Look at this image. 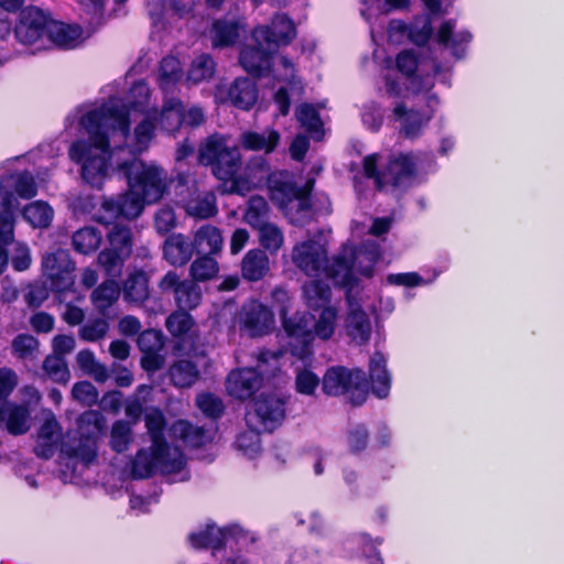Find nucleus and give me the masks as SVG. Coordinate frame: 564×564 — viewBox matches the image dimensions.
Wrapping results in <instances>:
<instances>
[{
  "mask_svg": "<svg viewBox=\"0 0 564 564\" xmlns=\"http://www.w3.org/2000/svg\"><path fill=\"white\" fill-rule=\"evenodd\" d=\"M23 217L33 227L46 228L53 220L54 210L46 202L36 200L25 206Z\"/></svg>",
  "mask_w": 564,
  "mask_h": 564,
  "instance_id": "43",
  "label": "nucleus"
},
{
  "mask_svg": "<svg viewBox=\"0 0 564 564\" xmlns=\"http://www.w3.org/2000/svg\"><path fill=\"white\" fill-rule=\"evenodd\" d=\"M280 139V133L274 129H267L262 132L249 130L239 135V143L245 150L263 151L269 154L276 149Z\"/></svg>",
  "mask_w": 564,
  "mask_h": 564,
  "instance_id": "29",
  "label": "nucleus"
},
{
  "mask_svg": "<svg viewBox=\"0 0 564 564\" xmlns=\"http://www.w3.org/2000/svg\"><path fill=\"white\" fill-rule=\"evenodd\" d=\"M183 78L180 61L174 56L164 57L159 68L158 82L164 93H172Z\"/></svg>",
  "mask_w": 564,
  "mask_h": 564,
  "instance_id": "36",
  "label": "nucleus"
},
{
  "mask_svg": "<svg viewBox=\"0 0 564 564\" xmlns=\"http://www.w3.org/2000/svg\"><path fill=\"white\" fill-rule=\"evenodd\" d=\"M145 204L144 197L135 188L129 186L127 193L117 199L106 198L101 206L111 218L121 216L127 219H134L141 215Z\"/></svg>",
  "mask_w": 564,
  "mask_h": 564,
  "instance_id": "24",
  "label": "nucleus"
},
{
  "mask_svg": "<svg viewBox=\"0 0 564 564\" xmlns=\"http://www.w3.org/2000/svg\"><path fill=\"white\" fill-rule=\"evenodd\" d=\"M397 69L406 78V91L420 94L431 91L441 65L435 61L419 55L414 50H403L395 56Z\"/></svg>",
  "mask_w": 564,
  "mask_h": 564,
  "instance_id": "8",
  "label": "nucleus"
},
{
  "mask_svg": "<svg viewBox=\"0 0 564 564\" xmlns=\"http://www.w3.org/2000/svg\"><path fill=\"white\" fill-rule=\"evenodd\" d=\"M369 377L372 393L380 399L386 398L390 391L391 377L387 370L386 358L381 352L377 351L370 358Z\"/></svg>",
  "mask_w": 564,
  "mask_h": 564,
  "instance_id": "31",
  "label": "nucleus"
},
{
  "mask_svg": "<svg viewBox=\"0 0 564 564\" xmlns=\"http://www.w3.org/2000/svg\"><path fill=\"white\" fill-rule=\"evenodd\" d=\"M42 270L53 292L63 294L74 286L75 263L72 261L68 251L57 249L54 252L46 253L42 259Z\"/></svg>",
  "mask_w": 564,
  "mask_h": 564,
  "instance_id": "18",
  "label": "nucleus"
},
{
  "mask_svg": "<svg viewBox=\"0 0 564 564\" xmlns=\"http://www.w3.org/2000/svg\"><path fill=\"white\" fill-rule=\"evenodd\" d=\"M109 248L116 250L121 256L130 257L132 252V234L126 225H115L107 234Z\"/></svg>",
  "mask_w": 564,
  "mask_h": 564,
  "instance_id": "46",
  "label": "nucleus"
},
{
  "mask_svg": "<svg viewBox=\"0 0 564 564\" xmlns=\"http://www.w3.org/2000/svg\"><path fill=\"white\" fill-rule=\"evenodd\" d=\"M13 191L20 198L30 199L37 193L34 177L29 172L14 173L0 180V219L14 224V213L18 202Z\"/></svg>",
  "mask_w": 564,
  "mask_h": 564,
  "instance_id": "13",
  "label": "nucleus"
},
{
  "mask_svg": "<svg viewBox=\"0 0 564 564\" xmlns=\"http://www.w3.org/2000/svg\"><path fill=\"white\" fill-rule=\"evenodd\" d=\"M260 245L271 253L278 252L284 242L282 230L273 223H267L256 228Z\"/></svg>",
  "mask_w": 564,
  "mask_h": 564,
  "instance_id": "49",
  "label": "nucleus"
},
{
  "mask_svg": "<svg viewBox=\"0 0 564 564\" xmlns=\"http://www.w3.org/2000/svg\"><path fill=\"white\" fill-rule=\"evenodd\" d=\"M380 256V246L372 240L365 241L358 248L345 243L330 261L328 278L347 290L352 288L354 291H359L356 275L371 278Z\"/></svg>",
  "mask_w": 564,
  "mask_h": 564,
  "instance_id": "2",
  "label": "nucleus"
},
{
  "mask_svg": "<svg viewBox=\"0 0 564 564\" xmlns=\"http://www.w3.org/2000/svg\"><path fill=\"white\" fill-rule=\"evenodd\" d=\"M198 370L188 360H180L170 368V377L174 386L180 388L191 387L198 379Z\"/></svg>",
  "mask_w": 564,
  "mask_h": 564,
  "instance_id": "45",
  "label": "nucleus"
},
{
  "mask_svg": "<svg viewBox=\"0 0 564 564\" xmlns=\"http://www.w3.org/2000/svg\"><path fill=\"white\" fill-rule=\"evenodd\" d=\"M262 430L249 427L248 431L240 433L236 440V447L247 457H254L261 448L260 433Z\"/></svg>",
  "mask_w": 564,
  "mask_h": 564,
  "instance_id": "57",
  "label": "nucleus"
},
{
  "mask_svg": "<svg viewBox=\"0 0 564 564\" xmlns=\"http://www.w3.org/2000/svg\"><path fill=\"white\" fill-rule=\"evenodd\" d=\"M261 383L262 378L254 368H243L228 375L227 390L237 399H247L259 390Z\"/></svg>",
  "mask_w": 564,
  "mask_h": 564,
  "instance_id": "26",
  "label": "nucleus"
},
{
  "mask_svg": "<svg viewBox=\"0 0 564 564\" xmlns=\"http://www.w3.org/2000/svg\"><path fill=\"white\" fill-rule=\"evenodd\" d=\"M188 539L191 544L196 549H213V555L215 557H218V555L221 553L223 546L230 539H234L237 542H241L243 540L256 542L257 540L253 533L243 530L238 524H231L225 528H219L215 524H207L205 528L191 533Z\"/></svg>",
  "mask_w": 564,
  "mask_h": 564,
  "instance_id": "17",
  "label": "nucleus"
},
{
  "mask_svg": "<svg viewBox=\"0 0 564 564\" xmlns=\"http://www.w3.org/2000/svg\"><path fill=\"white\" fill-rule=\"evenodd\" d=\"M239 323L250 336H261L269 332L274 318L271 311L258 301L246 303L239 314Z\"/></svg>",
  "mask_w": 564,
  "mask_h": 564,
  "instance_id": "23",
  "label": "nucleus"
},
{
  "mask_svg": "<svg viewBox=\"0 0 564 564\" xmlns=\"http://www.w3.org/2000/svg\"><path fill=\"white\" fill-rule=\"evenodd\" d=\"M52 21L41 9L26 8L19 15L14 30L15 37L21 44L33 47V52L45 50Z\"/></svg>",
  "mask_w": 564,
  "mask_h": 564,
  "instance_id": "12",
  "label": "nucleus"
},
{
  "mask_svg": "<svg viewBox=\"0 0 564 564\" xmlns=\"http://www.w3.org/2000/svg\"><path fill=\"white\" fill-rule=\"evenodd\" d=\"M37 349L39 340L31 335H18L12 341L13 354L21 359L33 358Z\"/></svg>",
  "mask_w": 564,
  "mask_h": 564,
  "instance_id": "61",
  "label": "nucleus"
},
{
  "mask_svg": "<svg viewBox=\"0 0 564 564\" xmlns=\"http://www.w3.org/2000/svg\"><path fill=\"white\" fill-rule=\"evenodd\" d=\"M377 154L368 155L364 159V172L369 178H373L379 188L386 186L405 187L410 184L414 171L415 161L411 154H400L389 160L382 172L377 171Z\"/></svg>",
  "mask_w": 564,
  "mask_h": 564,
  "instance_id": "10",
  "label": "nucleus"
},
{
  "mask_svg": "<svg viewBox=\"0 0 564 564\" xmlns=\"http://www.w3.org/2000/svg\"><path fill=\"white\" fill-rule=\"evenodd\" d=\"M142 120L130 134V111L120 98L112 97L99 107L87 109L78 120L88 140H77L68 149L73 162L80 165L82 177L100 187L110 176L119 158L137 156L145 151L154 137L156 111L143 112Z\"/></svg>",
  "mask_w": 564,
  "mask_h": 564,
  "instance_id": "1",
  "label": "nucleus"
},
{
  "mask_svg": "<svg viewBox=\"0 0 564 564\" xmlns=\"http://www.w3.org/2000/svg\"><path fill=\"white\" fill-rule=\"evenodd\" d=\"M216 70V64L208 54H202L194 58L187 72L186 80L192 84H199L209 80Z\"/></svg>",
  "mask_w": 564,
  "mask_h": 564,
  "instance_id": "44",
  "label": "nucleus"
},
{
  "mask_svg": "<svg viewBox=\"0 0 564 564\" xmlns=\"http://www.w3.org/2000/svg\"><path fill=\"white\" fill-rule=\"evenodd\" d=\"M197 408L209 417H218L224 411L220 398L212 393H200L196 398Z\"/></svg>",
  "mask_w": 564,
  "mask_h": 564,
  "instance_id": "62",
  "label": "nucleus"
},
{
  "mask_svg": "<svg viewBox=\"0 0 564 564\" xmlns=\"http://www.w3.org/2000/svg\"><path fill=\"white\" fill-rule=\"evenodd\" d=\"M185 465L181 449L163 442L149 449H140L132 462L131 473L134 478H147L159 470L166 476L180 475L176 480L183 481L188 478Z\"/></svg>",
  "mask_w": 564,
  "mask_h": 564,
  "instance_id": "7",
  "label": "nucleus"
},
{
  "mask_svg": "<svg viewBox=\"0 0 564 564\" xmlns=\"http://www.w3.org/2000/svg\"><path fill=\"white\" fill-rule=\"evenodd\" d=\"M285 415L284 403L273 395H261L246 412L248 427L272 431L281 424Z\"/></svg>",
  "mask_w": 564,
  "mask_h": 564,
  "instance_id": "20",
  "label": "nucleus"
},
{
  "mask_svg": "<svg viewBox=\"0 0 564 564\" xmlns=\"http://www.w3.org/2000/svg\"><path fill=\"white\" fill-rule=\"evenodd\" d=\"M218 263L208 254L197 258L191 265V275L196 281L213 279L218 273Z\"/></svg>",
  "mask_w": 564,
  "mask_h": 564,
  "instance_id": "58",
  "label": "nucleus"
},
{
  "mask_svg": "<svg viewBox=\"0 0 564 564\" xmlns=\"http://www.w3.org/2000/svg\"><path fill=\"white\" fill-rule=\"evenodd\" d=\"M291 258L295 267L306 275L318 276L324 272L328 278L330 263H328L327 241L322 232L295 243Z\"/></svg>",
  "mask_w": 564,
  "mask_h": 564,
  "instance_id": "11",
  "label": "nucleus"
},
{
  "mask_svg": "<svg viewBox=\"0 0 564 564\" xmlns=\"http://www.w3.org/2000/svg\"><path fill=\"white\" fill-rule=\"evenodd\" d=\"M200 299V289L193 281H182L180 286L176 289L175 302L183 311L193 310L198 306Z\"/></svg>",
  "mask_w": 564,
  "mask_h": 564,
  "instance_id": "50",
  "label": "nucleus"
},
{
  "mask_svg": "<svg viewBox=\"0 0 564 564\" xmlns=\"http://www.w3.org/2000/svg\"><path fill=\"white\" fill-rule=\"evenodd\" d=\"M346 299L348 311L344 322L345 334L355 344L364 345L368 343L372 332L370 318L364 310L365 306H370L366 303L368 295L350 288L346 292Z\"/></svg>",
  "mask_w": 564,
  "mask_h": 564,
  "instance_id": "15",
  "label": "nucleus"
},
{
  "mask_svg": "<svg viewBox=\"0 0 564 564\" xmlns=\"http://www.w3.org/2000/svg\"><path fill=\"white\" fill-rule=\"evenodd\" d=\"M270 270V261L267 253L260 249L249 250L241 261V274L248 281H259Z\"/></svg>",
  "mask_w": 564,
  "mask_h": 564,
  "instance_id": "32",
  "label": "nucleus"
},
{
  "mask_svg": "<svg viewBox=\"0 0 564 564\" xmlns=\"http://www.w3.org/2000/svg\"><path fill=\"white\" fill-rule=\"evenodd\" d=\"M215 98L220 102H231L234 106L248 110L258 99L256 83L250 78H237L229 86L219 84Z\"/></svg>",
  "mask_w": 564,
  "mask_h": 564,
  "instance_id": "22",
  "label": "nucleus"
},
{
  "mask_svg": "<svg viewBox=\"0 0 564 564\" xmlns=\"http://www.w3.org/2000/svg\"><path fill=\"white\" fill-rule=\"evenodd\" d=\"M120 295V288L113 280H109L100 284L91 294L94 305L100 312L110 307Z\"/></svg>",
  "mask_w": 564,
  "mask_h": 564,
  "instance_id": "48",
  "label": "nucleus"
},
{
  "mask_svg": "<svg viewBox=\"0 0 564 564\" xmlns=\"http://www.w3.org/2000/svg\"><path fill=\"white\" fill-rule=\"evenodd\" d=\"M102 241V234L94 227H84L73 235L74 249L83 254L95 252Z\"/></svg>",
  "mask_w": 564,
  "mask_h": 564,
  "instance_id": "41",
  "label": "nucleus"
},
{
  "mask_svg": "<svg viewBox=\"0 0 564 564\" xmlns=\"http://www.w3.org/2000/svg\"><path fill=\"white\" fill-rule=\"evenodd\" d=\"M76 424V430L66 433L62 456L87 467L97 458L98 438L106 429V420L100 412L89 410L77 419Z\"/></svg>",
  "mask_w": 564,
  "mask_h": 564,
  "instance_id": "3",
  "label": "nucleus"
},
{
  "mask_svg": "<svg viewBox=\"0 0 564 564\" xmlns=\"http://www.w3.org/2000/svg\"><path fill=\"white\" fill-rule=\"evenodd\" d=\"M186 213L196 218H209L216 215V196L212 192L199 193L187 200Z\"/></svg>",
  "mask_w": 564,
  "mask_h": 564,
  "instance_id": "39",
  "label": "nucleus"
},
{
  "mask_svg": "<svg viewBox=\"0 0 564 564\" xmlns=\"http://www.w3.org/2000/svg\"><path fill=\"white\" fill-rule=\"evenodd\" d=\"M455 21L448 20L442 23L436 37L437 42L449 48L454 56L460 58L464 55L465 48L471 41L473 35L470 32L463 30L455 32Z\"/></svg>",
  "mask_w": 564,
  "mask_h": 564,
  "instance_id": "30",
  "label": "nucleus"
},
{
  "mask_svg": "<svg viewBox=\"0 0 564 564\" xmlns=\"http://www.w3.org/2000/svg\"><path fill=\"white\" fill-rule=\"evenodd\" d=\"M268 213L269 206L267 200L261 196H252L248 202L243 218L252 228H257L268 223Z\"/></svg>",
  "mask_w": 564,
  "mask_h": 564,
  "instance_id": "53",
  "label": "nucleus"
},
{
  "mask_svg": "<svg viewBox=\"0 0 564 564\" xmlns=\"http://www.w3.org/2000/svg\"><path fill=\"white\" fill-rule=\"evenodd\" d=\"M145 426L148 433L151 437L152 445L158 446V444L163 443V432L165 427V419L161 410L151 409L145 413Z\"/></svg>",
  "mask_w": 564,
  "mask_h": 564,
  "instance_id": "56",
  "label": "nucleus"
},
{
  "mask_svg": "<svg viewBox=\"0 0 564 564\" xmlns=\"http://www.w3.org/2000/svg\"><path fill=\"white\" fill-rule=\"evenodd\" d=\"M282 24L284 32L273 33L271 37L268 29L256 28L252 32L254 44L247 45L240 53V64L250 74L261 75L270 68L271 55L280 45H288L296 35V30L291 19L278 18L274 26Z\"/></svg>",
  "mask_w": 564,
  "mask_h": 564,
  "instance_id": "5",
  "label": "nucleus"
},
{
  "mask_svg": "<svg viewBox=\"0 0 564 564\" xmlns=\"http://www.w3.org/2000/svg\"><path fill=\"white\" fill-rule=\"evenodd\" d=\"M318 386L319 378L313 371L306 368L297 370L295 378V389L299 393L313 395Z\"/></svg>",
  "mask_w": 564,
  "mask_h": 564,
  "instance_id": "64",
  "label": "nucleus"
},
{
  "mask_svg": "<svg viewBox=\"0 0 564 564\" xmlns=\"http://www.w3.org/2000/svg\"><path fill=\"white\" fill-rule=\"evenodd\" d=\"M115 172L122 175L127 180L128 186L135 188L144 197L147 204L156 203L167 191L166 171L155 164H145L137 156H118L110 169V174Z\"/></svg>",
  "mask_w": 564,
  "mask_h": 564,
  "instance_id": "4",
  "label": "nucleus"
},
{
  "mask_svg": "<svg viewBox=\"0 0 564 564\" xmlns=\"http://www.w3.org/2000/svg\"><path fill=\"white\" fill-rule=\"evenodd\" d=\"M128 258L127 256H121L116 250L107 248L99 253L98 262L108 275L117 276L120 274L123 262Z\"/></svg>",
  "mask_w": 564,
  "mask_h": 564,
  "instance_id": "60",
  "label": "nucleus"
},
{
  "mask_svg": "<svg viewBox=\"0 0 564 564\" xmlns=\"http://www.w3.org/2000/svg\"><path fill=\"white\" fill-rule=\"evenodd\" d=\"M318 311V316L312 326L314 338L328 340L334 335L337 326L338 310L336 306H330Z\"/></svg>",
  "mask_w": 564,
  "mask_h": 564,
  "instance_id": "40",
  "label": "nucleus"
},
{
  "mask_svg": "<svg viewBox=\"0 0 564 564\" xmlns=\"http://www.w3.org/2000/svg\"><path fill=\"white\" fill-rule=\"evenodd\" d=\"M124 300L133 303H143L149 297L148 278L144 272H134L129 275L123 288Z\"/></svg>",
  "mask_w": 564,
  "mask_h": 564,
  "instance_id": "42",
  "label": "nucleus"
},
{
  "mask_svg": "<svg viewBox=\"0 0 564 564\" xmlns=\"http://www.w3.org/2000/svg\"><path fill=\"white\" fill-rule=\"evenodd\" d=\"M43 370L55 382L67 383L70 379V372L63 357L48 355L43 362Z\"/></svg>",
  "mask_w": 564,
  "mask_h": 564,
  "instance_id": "54",
  "label": "nucleus"
},
{
  "mask_svg": "<svg viewBox=\"0 0 564 564\" xmlns=\"http://www.w3.org/2000/svg\"><path fill=\"white\" fill-rule=\"evenodd\" d=\"M281 314L283 316V329L289 338V350L293 356L305 361L312 355L311 344L314 340L311 316L299 312L286 316L284 310Z\"/></svg>",
  "mask_w": 564,
  "mask_h": 564,
  "instance_id": "16",
  "label": "nucleus"
},
{
  "mask_svg": "<svg viewBox=\"0 0 564 564\" xmlns=\"http://www.w3.org/2000/svg\"><path fill=\"white\" fill-rule=\"evenodd\" d=\"M193 247L197 253L214 254L221 250L223 236L218 228L212 225L202 226L195 234Z\"/></svg>",
  "mask_w": 564,
  "mask_h": 564,
  "instance_id": "33",
  "label": "nucleus"
},
{
  "mask_svg": "<svg viewBox=\"0 0 564 564\" xmlns=\"http://www.w3.org/2000/svg\"><path fill=\"white\" fill-rule=\"evenodd\" d=\"M63 429L53 413H47L41 422L35 437L34 453L37 457L48 459L57 451L62 453L64 444Z\"/></svg>",
  "mask_w": 564,
  "mask_h": 564,
  "instance_id": "21",
  "label": "nucleus"
},
{
  "mask_svg": "<svg viewBox=\"0 0 564 564\" xmlns=\"http://www.w3.org/2000/svg\"><path fill=\"white\" fill-rule=\"evenodd\" d=\"M138 346L143 354L161 351L164 346L163 335L154 329L144 330L138 338Z\"/></svg>",
  "mask_w": 564,
  "mask_h": 564,
  "instance_id": "63",
  "label": "nucleus"
},
{
  "mask_svg": "<svg viewBox=\"0 0 564 564\" xmlns=\"http://www.w3.org/2000/svg\"><path fill=\"white\" fill-rule=\"evenodd\" d=\"M367 379L360 369H347L341 366L329 368L323 378V391L328 395H340L351 392L357 394L359 401L352 400L354 403L360 404L366 397Z\"/></svg>",
  "mask_w": 564,
  "mask_h": 564,
  "instance_id": "14",
  "label": "nucleus"
},
{
  "mask_svg": "<svg viewBox=\"0 0 564 564\" xmlns=\"http://www.w3.org/2000/svg\"><path fill=\"white\" fill-rule=\"evenodd\" d=\"M314 186V180L311 178L302 187L292 182H284L276 184L271 188V198L290 218V221L297 223L301 217L292 214L296 210L297 214H306L308 210L307 196Z\"/></svg>",
  "mask_w": 564,
  "mask_h": 564,
  "instance_id": "19",
  "label": "nucleus"
},
{
  "mask_svg": "<svg viewBox=\"0 0 564 564\" xmlns=\"http://www.w3.org/2000/svg\"><path fill=\"white\" fill-rule=\"evenodd\" d=\"M83 41L84 35L80 26L52 21L51 29H48L47 47L54 44L70 50L78 46Z\"/></svg>",
  "mask_w": 564,
  "mask_h": 564,
  "instance_id": "28",
  "label": "nucleus"
},
{
  "mask_svg": "<svg viewBox=\"0 0 564 564\" xmlns=\"http://www.w3.org/2000/svg\"><path fill=\"white\" fill-rule=\"evenodd\" d=\"M303 296L311 310L318 311L334 306L330 303L332 291L327 283L313 280L303 285Z\"/></svg>",
  "mask_w": 564,
  "mask_h": 564,
  "instance_id": "34",
  "label": "nucleus"
},
{
  "mask_svg": "<svg viewBox=\"0 0 564 564\" xmlns=\"http://www.w3.org/2000/svg\"><path fill=\"white\" fill-rule=\"evenodd\" d=\"M156 121L167 133L177 131L183 123V102L176 98L166 99L160 115L156 113Z\"/></svg>",
  "mask_w": 564,
  "mask_h": 564,
  "instance_id": "35",
  "label": "nucleus"
},
{
  "mask_svg": "<svg viewBox=\"0 0 564 564\" xmlns=\"http://www.w3.org/2000/svg\"><path fill=\"white\" fill-rule=\"evenodd\" d=\"M432 20L429 14L416 17L409 24L410 41L416 45L425 44L432 35Z\"/></svg>",
  "mask_w": 564,
  "mask_h": 564,
  "instance_id": "55",
  "label": "nucleus"
},
{
  "mask_svg": "<svg viewBox=\"0 0 564 564\" xmlns=\"http://www.w3.org/2000/svg\"><path fill=\"white\" fill-rule=\"evenodd\" d=\"M193 252V243L182 234H173L164 241L163 256L171 265L181 267L186 264Z\"/></svg>",
  "mask_w": 564,
  "mask_h": 564,
  "instance_id": "27",
  "label": "nucleus"
},
{
  "mask_svg": "<svg viewBox=\"0 0 564 564\" xmlns=\"http://www.w3.org/2000/svg\"><path fill=\"white\" fill-rule=\"evenodd\" d=\"M295 116L303 128H305L314 138L321 139L322 121L316 108L308 104H303L296 108Z\"/></svg>",
  "mask_w": 564,
  "mask_h": 564,
  "instance_id": "52",
  "label": "nucleus"
},
{
  "mask_svg": "<svg viewBox=\"0 0 564 564\" xmlns=\"http://www.w3.org/2000/svg\"><path fill=\"white\" fill-rule=\"evenodd\" d=\"M150 98V88L144 82L135 83L129 91L128 102L126 104L122 99V104L130 111V115L143 113Z\"/></svg>",
  "mask_w": 564,
  "mask_h": 564,
  "instance_id": "51",
  "label": "nucleus"
},
{
  "mask_svg": "<svg viewBox=\"0 0 564 564\" xmlns=\"http://www.w3.org/2000/svg\"><path fill=\"white\" fill-rule=\"evenodd\" d=\"M174 437L182 440L185 444L198 447L210 441V434L203 427L194 426L186 421H177L172 425Z\"/></svg>",
  "mask_w": 564,
  "mask_h": 564,
  "instance_id": "37",
  "label": "nucleus"
},
{
  "mask_svg": "<svg viewBox=\"0 0 564 564\" xmlns=\"http://www.w3.org/2000/svg\"><path fill=\"white\" fill-rule=\"evenodd\" d=\"M199 162L210 165L213 174L221 181L232 180L241 165L237 145H229L228 138L213 134L199 148Z\"/></svg>",
  "mask_w": 564,
  "mask_h": 564,
  "instance_id": "9",
  "label": "nucleus"
},
{
  "mask_svg": "<svg viewBox=\"0 0 564 564\" xmlns=\"http://www.w3.org/2000/svg\"><path fill=\"white\" fill-rule=\"evenodd\" d=\"M438 106V97L431 91L409 94L395 104L390 118L398 122L400 132L409 139L419 137L431 121Z\"/></svg>",
  "mask_w": 564,
  "mask_h": 564,
  "instance_id": "6",
  "label": "nucleus"
},
{
  "mask_svg": "<svg viewBox=\"0 0 564 564\" xmlns=\"http://www.w3.org/2000/svg\"><path fill=\"white\" fill-rule=\"evenodd\" d=\"M132 441L131 424L123 420L116 421L110 431V447L117 453H123L129 449Z\"/></svg>",
  "mask_w": 564,
  "mask_h": 564,
  "instance_id": "47",
  "label": "nucleus"
},
{
  "mask_svg": "<svg viewBox=\"0 0 564 564\" xmlns=\"http://www.w3.org/2000/svg\"><path fill=\"white\" fill-rule=\"evenodd\" d=\"M32 425L31 410L26 404L3 402L0 404V429L11 435H23Z\"/></svg>",
  "mask_w": 564,
  "mask_h": 564,
  "instance_id": "25",
  "label": "nucleus"
},
{
  "mask_svg": "<svg viewBox=\"0 0 564 564\" xmlns=\"http://www.w3.org/2000/svg\"><path fill=\"white\" fill-rule=\"evenodd\" d=\"M240 24L236 21L217 20L210 30L214 47H226L235 44L239 36Z\"/></svg>",
  "mask_w": 564,
  "mask_h": 564,
  "instance_id": "38",
  "label": "nucleus"
},
{
  "mask_svg": "<svg viewBox=\"0 0 564 564\" xmlns=\"http://www.w3.org/2000/svg\"><path fill=\"white\" fill-rule=\"evenodd\" d=\"M194 323L191 315L181 310L171 314L165 322L167 330L175 337H181L187 334Z\"/></svg>",
  "mask_w": 564,
  "mask_h": 564,
  "instance_id": "59",
  "label": "nucleus"
}]
</instances>
